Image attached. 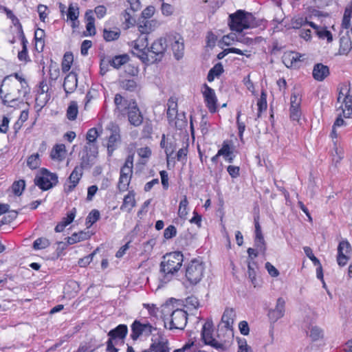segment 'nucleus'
<instances>
[{
  "label": "nucleus",
  "mask_w": 352,
  "mask_h": 352,
  "mask_svg": "<svg viewBox=\"0 0 352 352\" xmlns=\"http://www.w3.org/2000/svg\"><path fill=\"white\" fill-rule=\"evenodd\" d=\"M212 332L213 322L208 319L202 327L201 333L202 341L205 344L209 345L218 351H226L228 344L234 337L233 329L218 325L217 338L213 337Z\"/></svg>",
  "instance_id": "1"
},
{
  "label": "nucleus",
  "mask_w": 352,
  "mask_h": 352,
  "mask_svg": "<svg viewBox=\"0 0 352 352\" xmlns=\"http://www.w3.org/2000/svg\"><path fill=\"white\" fill-rule=\"evenodd\" d=\"M338 89L336 111L339 113L333 124L334 128L346 125V122L342 118H352V94L349 85L342 84Z\"/></svg>",
  "instance_id": "2"
},
{
  "label": "nucleus",
  "mask_w": 352,
  "mask_h": 352,
  "mask_svg": "<svg viewBox=\"0 0 352 352\" xmlns=\"http://www.w3.org/2000/svg\"><path fill=\"white\" fill-rule=\"evenodd\" d=\"M184 256L180 252L166 254L160 263V280L166 283L170 281L182 266Z\"/></svg>",
  "instance_id": "3"
},
{
  "label": "nucleus",
  "mask_w": 352,
  "mask_h": 352,
  "mask_svg": "<svg viewBox=\"0 0 352 352\" xmlns=\"http://www.w3.org/2000/svg\"><path fill=\"white\" fill-rule=\"evenodd\" d=\"M228 25L232 31L241 33L244 30L256 28L258 23L252 13L239 10L229 15Z\"/></svg>",
  "instance_id": "4"
},
{
  "label": "nucleus",
  "mask_w": 352,
  "mask_h": 352,
  "mask_svg": "<svg viewBox=\"0 0 352 352\" xmlns=\"http://www.w3.org/2000/svg\"><path fill=\"white\" fill-rule=\"evenodd\" d=\"M10 81V78H6L1 87L0 89V96L2 99L3 104H7V102H19L22 103V98H23L29 92V88L26 81H21V83H12V87L16 88L17 94H15V90H8L6 89L7 82Z\"/></svg>",
  "instance_id": "5"
},
{
  "label": "nucleus",
  "mask_w": 352,
  "mask_h": 352,
  "mask_svg": "<svg viewBox=\"0 0 352 352\" xmlns=\"http://www.w3.org/2000/svg\"><path fill=\"white\" fill-rule=\"evenodd\" d=\"M187 313L182 309H175L166 314L164 318V327L170 330L184 329L187 324Z\"/></svg>",
  "instance_id": "6"
},
{
  "label": "nucleus",
  "mask_w": 352,
  "mask_h": 352,
  "mask_svg": "<svg viewBox=\"0 0 352 352\" xmlns=\"http://www.w3.org/2000/svg\"><path fill=\"white\" fill-rule=\"evenodd\" d=\"M204 272L203 263L197 259H193L186 267L185 278L190 285H196L202 279Z\"/></svg>",
  "instance_id": "7"
},
{
  "label": "nucleus",
  "mask_w": 352,
  "mask_h": 352,
  "mask_svg": "<svg viewBox=\"0 0 352 352\" xmlns=\"http://www.w3.org/2000/svg\"><path fill=\"white\" fill-rule=\"evenodd\" d=\"M148 45V36L146 34H141L135 41L131 42L132 54L145 63H150Z\"/></svg>",
  "instance_id": "8"
},
{
  "label": "nucleus",
  "mask_w": 352,
  "mask_h": 352,
  "mask_svg": "<svg viewBox=\"0 0 352 352\" xmlns=\"http://www.w3.org/2000/svg\"><path fill=\"white\" fill-rule=\"evenodd\" d=\"M58 183V176L46 168H42L34 179V184L43 190H47Z\"/></svg>",
  "instance_id": "9"
},
{
  "label": "nucleus",
  "mask_w": 352,
  "mask_h": 352,
  "mask_svg": "<svg viewBox=\"0 0 352 352\" xmlns=\"http://www.w3.org/2000/svg\"><path fill=\"white\" fill-rule=\"evenodd\" d=\"M128 332V329L125 324H119L115 329L108 333L109 337L107 342V350L109 352H118V349L114 345L118 341L122 342Z\"/></svg>",
  "instance_id": "10"
},
{
  "label": "nucleus",
  "mask_w": 352,
  "mask_h": 352,
  "mask_svg": "<svg viewBox=\"0 0 352 352\" xmlns=\"http://www.w3.org/2000/svg\"><path fill=\"white\" fill-rule=\"evenodd\" d=\"M133 173V160L128 157L120 170L118 188L120 191L127 190Z\"/></svg>",
  "instance_id": "11"
},
{
  "label": "nucleus",
  "mask_w": 352,
  "mask_h": 352,
  "mask_svg": "<svg viewBox=\"0 0 352 352\" xmlns=\"http://www.w3.org/2000/svg\"><path fill=\"white\" fill-rule=\"evenodd\" d=\"M154 329H155L147 322L135 320L131 324L132 333L131 334V337L133 340H136L140 336H148Z\"/></svg>",
  "instance_id": "12"
},
{
  "label": "nucleus",
  "mask_w": 352,
  "mask_h": 352,
  "mask_svg": "<svg viewBox=\"0 0 352 352\" xmlns=\"http://www.w3.org/2000/svg\"><path fill=\"white\" fill-rule=\"evenodd\" d=\"M171 46L176 59H180L184 54V44L183 38L178 34H171L167 37V43Z\"/></svg>",
  "instance_id": "13"
},
{
  "label": "nucleus",
  "mask_w": 352,
  "mask_h": 352,
  "mask_svg": "<svg viewBox=\"0 0 352 352\" xmlns=\"http://www.w3.org/2000/svg\"><path fill=\"white\" fill-rule=\"evenodd\" d=\"M148 350L151 352H169L170 348L167 338L161 334L154 335Z\"/></svg>",
  "instance_id": "14"
},
{
  "label": "nucleus",
  "mask_w": 352,
  "mask_h": 352,
  "mask_svg": "<svg viewBox=\"0 0 352 352\" xmlns=\"http://www.w3.org/2000/svg\"><path fill=\"white\" fill-rule=\"evenodd\" d=\"M167 38H160L152 43L151 47L149 48L148 56L151 54H153L158 56V58H155L152 60H150V63H154L161 59L167 48Z\"/></svg>",
  "instance_id": "15"
},
{
  "label": "nucleus",
  "mask_w": 352,
  "mask_h": 352,
  "mask_svg": "<svg viewBox=\"0 0 352 352\" xmlns=\"http://www.w3.org/2000/svg\"><path fill=\"white\" fill-rule=\"evenodd\" d=\"M351 245L347 241H342L338 247L337 261L340 266H344L350 257Z\"/></svg>",
  "instance_id": "16"
},
{
  "label": "nucleus",
  "mask_w": 352,
  "mask_h": 352,
  "mask_svg": "<svg viewBox=\"0 0 352 352\" xmlns=\"http://www.w3.org/2000/svg\"><path fill=\"white\" fill-rule=\"evenodd\" d=\"M202 94L206 107L208 108L211 113H214L217 111V98L214 90L205 84L204 85Z\"/></svg>",
  "instance_id": "17"
},
{
  "label": "nucleus",
  "mask_w": 352,
  "mask_h": 352,
  "mask_svg": "<svg viewBox=\"0 0 352 352\" xmlns=\"http://www.w3.org/2000/svg\"><path fill=\"white\" fill-rule=\"evenodd\" d=\"M148 312V314L154 318L160 317L164 320L166 314L171 311V305L164 304L160 307H157L154 304H143Z\"/></svg>",
  "instance_id": "18"
},
{
  "label": "nucleus",
  "mask_w": 352,
  "mask_h": 352,
  "mask_svg": "<svg viewBox=\"0 0 352 352\" xmlns=\"http://www.w3.org/2000/svg\"><path fill=\"white\" fill-rule=\"evenodd\" d=\"M128 116V120L134 126H140L143 121V116L140 111L136 102L129 104V109L126 112Z\"/></svg>",
  "instance_id": "19"
},
{
  "label": "nucleus",
  "mask_w": 352,
  "mask_h": 352,
  "mask_svg": "<svg viewBox=\"0 0 352 352\" xmlns=\"http://www.w3.org/2000/svg\"><path fill=\"white\" fill-rule=\"evenodd\" d=\"M285 311V301L283 298H278L274 309H271L268 312V317L273 323L283 318Z\"/></svg>",
  "instance_id": "20"
},
{
  "label": "nucleus",
  "mask_w": 352,
  "mask_h": 352,
  "mask_svg": "<svg viewBox=\"0 0 352 352\" xmlns=\"http://www.w3.org/2000/svg\"><path fill=\"white\" fill-rule=\"evenodd\" d=\"M301 98L299 96L294 94L290 98V118L293 121L298 122L301 117L300 110Z\"/></svg>",
  "instance_id": "21"
},
{
  "label": "nucleus",
  "mask_w": 352,
  "mask_h": 352,
  "mask_svg": "<svg viewBox=\"0 0 352 352\" xmlns=\"http://www.w3.org/2000/svg\"><path fill=\"white\" fill-rule=\"evenodd\" d=\"M67 21L71 23L73 29L79 26L78 17L80 15L79 6L77 3H70L66 12Z\"/></svg>",
  "instance_id": "22"
},
{
  "label": "nucleus",
  "mask_w": 352,
  "mask_h": 352,
  "mask_svg": "<svg viewBox=\"0 0 352 352\" xmlns=\"http://www.w3.org/2000/svg\"><path fill=\"white\" fill-rule=\"evenodd\" d=\"M82 175V169L81 167L76 166L74 168L68 179V184L65 186V190L67 192H72L78 185Z\"/></svg>",
  "instance_id": "23"
},
{
  "label": "nucleus",
  "mask_w": 352,
  "mask_h": 352,
  "mask_svg": "<svg viewBox=\"0 0 352 352\" xmlns=\"http://www.w3.org/2000/svg\"><path fill=\"white\" fill-rule=\"evenodd\" d=\"M303 56L297 52H289L284 54L283 61L287 67H296L303 60Z\"/></svg>",
  "instance_id": "24"
},
{
  "label": "nucleus",
  "mask_w": 352,
  "mask_h": 352,
  "mask_svg": "<svg viewBox=\"0 0 352 352\" xmlns=\"http://www.w3.org/2000/svg\"><path fill=\"white\" fill-rule=\"evenodd\" d=\"M236 317V314L232 308H227L225 309L221 320L219 326H223V327L228 329H233V324Z\"/></svg>",
  "instance_id": "25"
},
{
  "label": "nucleus",
  "mask_w": 352,
  "mask_h": 352,
  "mask_svg": "<svg viewBox=\"0 0 352 352\" xmlns=\"http://www.w3.org/2000/svg\"><path fill=\"white\" fill-rule=\"evenodd\" d=\"M78 84L77 75L74 72H70L65 78L63 82V88L67 94L73 93Z\"/></svg>",
  "instance_id": "26"
},
{
  "label": "nucleus",
  "mask_w": 352,
  "mask_h": 352,
  "mask_svg": "<svg viewBox=\"0 0 352 352\" xmlns=\"http://www.w3.org/2000/svg\"><path fill=\"white\" fill-rule=\"evenodd\" d=\"M120 131L117 126L113 127L111 131V135L108 138L107 150L109 154H111L117 146L120 141Z\"/></svg>",
  "instance_id": "27"
},
{
  "label": "nucleus",
  "mask_w": 352,
  "mask_h": 352,
  "mask_svg": "<svg viewBox=\"0 0 352 352\" xmlns=\"http://www.w3.org/2000/svg\"><path fill=\"white\" fill-rule=\"evenodd\" d=\"M133 100H126L120 94H117L114 98V103L116 107V110L121 113H124L129 109V104L135 102Z\"/></svg>",
  "instance_id": "28"
},
{
  "label": "nucleus",
  "mask_w": 352,
  "mask_h": 352,
  "mask_svg": "<svg viewBox=\"0 0 352 352\" xmlns=\"http://www.w3.org/2000/svg\"><path fill=\"white\" fill-rule=\"evenodd\" d=\"M312 74L315 80L322 81L329 74V67L321 63H318L314 67Z\"/></svg>",
  "instance_id": "29"
},
{
  "label": "nucleus",
  "mask_w": 352,
  "mask_h": 352,
  "mask_svg": "<svg viewBox=\"0 0 352 352\" xmlns=\"http://www.w3.org/2000/svg\"><path fill=\"white\" fill-rule=\"evenodd\" d=\"M135 192L131 190L128 192L124 197L122 204L120 206V210L130 212L133 208L135 206Z\"/></svg>",
  "instance_id": "30"
},
{
  "label": "nucleus",
  "mask_w": 352,
  "mask_h": 352,
  "mask_svg": "<svg viewBox=\"0 0 352 352\" xmlns=\"http://www.w3.org/2000/svg\"><path fill=\"white\" fill-rule=\"evenodd\" d=\"M66 155V148L63 144L55 145L50 153V157L57 162L63 161Z\"/></svg>",
  "instance_id": "31"
},
{
  "label": "nucleus",
  "mask_w": 352,
  "mask_h": 352,
  "mask_svg": "<svg viewBox=\"0 0 352 352\" xmlns=\"http://www.w3.org/2000/svg\"><path fill=\"white\" fill-rule=\"evenodd\" d=\"M309 25L316 30V33L320 38L327 39L329 43L332 41V34L330 31L327 30L326 27L318 26L314 22H309Z\"/></svg>",
  "instance_id": "32"
},
{
  "label": "nucleus",
  "mask_w": 352,
  "mask_h": 352,
  "mask_svg": "<svg viewBox=\"0 0 352 352\" xmlns=\"http://www.w3.org/2000/svg\"><path fill=\"white\" fill-rule=\"evenodd\" d=\"M91 237V234L89 232L80 231L79 232H75L72 234L71 236L67 238V243L69 245L75 244L76 243L85 241Z\"/></svg>",
  "instance_id": "33"
},
{
  "label": "nucleus",
  "mask_w": 352,
  "mask_h": 352,
  "mask_svg": "<svg viewBox=\"0 0 352 352\" xmlns=\"http://www.w3.org/2000/svg\"><path fill=\"white\" fill-rule=\"evenodd\" d=\"M136 10H132V8H128L122 13L121 20L126 28H129L135 24V20L133 17L132 14Z\"/></svg>",
  "instance_id": "34"
},
{
  "label": "nucleus",
  "mask_w": 352,
  "mask_h": 352,
  "mask_svg": "<svg viewBox=\"0 0 352 352\" xmlns=\"http://www.w3.org/2000/svg\"><path fill=\"white\" fill-rule=\"evenodd\" d=\"M167 117L170 122L175 120L177 115V104L173 99H170L167 103Z\"/></svg>",
  "instance_id": "35"
},
{
  "label": "nucleus",
  "mask_w": 352,
  "mask_h": 352,
  "mask_svg": "<svg viewBox=\"0 0 352 352\" xmlns=\"http://www.w3.org/2000/svg\"><path fill=\"white\" fill-rule=\"evenodd\" d=\"M188 201L186 195L183 197V199L180 201L179 208H178V216L183 220H186L187 219V216L188 214Z\"/></svg>",
  "instance_id": "36"
},
{
  "label": "nucleus",
  "mask_w": 352,
  "mask_h": 352,
  "mask_svg": "<svg viewBox=\"0 0 352 352\" xmlns=\"http://www.w3.org/2000/svg\"><path fill=\"white\" fill-rule=\"evenodd\" d=\"M352 48L351 41L345 37H342L340 40V54H348Z\"/></svg>",
  "instance_id": "37"
},
{
  "label": "nucleus",
  "mask_w": 352,
  "mask_h": 352,
  "mask_svg": "<svg viewBox=\"0 0 352 352\" xmlns=\"http://www.w3.org/2000/svg\"><path fill=\"white\" fill-rule=\"evenodd\" d=\"M27 165L32 169H36L41 165V160L38 153L32 154L27 159Z\"/></svg>",
  "instance_id": "38"
},
{
  "label": "nucleus",
  "mask_w": 352,
  "mask_h": 352,
  "mask_svg": "<svg viewBox=\"0 0 352 352\" xmlns=\"http://www.w3.org/2000/svg\"><path fill=\"white\" fill-rule=\"evenodd\" d=\"M248 52L247 50H241L240 49L236 47H230L223 50V52L219 53L217 56L219 59H221L224 57V56L228 53H234L239 55H245L247 57H250V54H247Z\"/></svg>",
  "instance_id": "39"
},
{
  "label": "nucleus",
  "mask_w": 352,
  "mask_h": 352,
  "mask_svg": "<svg viewBox=\"0 0 352 352\" xmlns=\"http://www.w3.org/2000/svg\"><path fill=\"white\" fill-rule=\"evenodd\" d=\"M74 57L72 53H66L62 62V70L63 72H68L72 65Z\"/></svg>",
  "instance_id": "40"
},
{
  "label": "nucleus",
  "mask_w": 352,
  "mask_h": 352,
  "mask_svg": "<svg viewBox=\"0 0 352 352\" xmlns=\"http://www.w3.org/2000/svg\"><path fill=\"white\" fill-rule=\"evenodd\" d=\"M25 183L23 179L14 182L12 185V190L16 196H20L25 189Z\"/></svg>",
  "instance_id": "41"
},
{
  "label": "nucleus",
  "mask_w": 352,
  "mask_h": 352,
  "mask_svg": "<svg viewBox=\"0 0 352 352\" xmlns=\"http://www.w3.org/2000/svg\"><path fill=\"white\" fill-rule=\"evenodd\" d=\"M258 113L257 117L260 118L261 113L263 111L267 109V95L264 91H262L261 97L257 102Z\"/></svg>",
  "instance_id": "42"
},
{
  "label": "nucleus",
  "mask_w": 352,
  "mask_h": 352,
  "mask_svg": "<svg viewBox=\"0 0 352 352\" xmlns=\"http://www.w3.org/2000/svg\"><path fill=\"white\" fill-rule=\"evenodd\" d=\"M128 60L126 55L115 56L111 60L109 61L110 65L114 68L118 69L122 65L125 64Z\"/></svg>",
  "instance_id": "43"
},
{
  "label": "nucleus",
  "mask_w": 352,
  "mask_h": 352,
  "mask_svg": "<svg viewBox=\"0 0 352 352\" xmlns=\"http://www.w3.org/2000/svg\"><path fill=\"white\" fill-rule=\"evenodd\" d=\"M100 219V212L98 210H92L86 219V225L87 228L91 226Z\"/></svg>",
  "instance_id": "44"
},
{
  "label": "nucleus",
  "mask_w": 352,
  "mask_h": 352,
  "mask_svg": "<svg viewBox=\"0 0 352 352\" xmlns=\"http://www.w3.org/2000/svg\"><path fill=\"white\" fill-rule=\"evenodd\" d=\"M78 105L76 102H72L67 108V116L70 120H74L78 115Z\"/></svg>",
  "instance_id": "45"
},
{
  "label": "nucleus",
  "mask_w": 352,
  "mask_h": 352,
  "mask_svg": "<svg viewBox=\"0 0 352 352\" xmlns=\"http://www.w3.org/2000/svg\"><path fill=\"white\" fill-rule=\"evenodd\" d=\"M50 245V241L46 238H38L36 239L33 243V248L34 250H43L47 247H49Z\"/></svg>",
  "instance_id": "46"
},
{
  "label": "nucleus",
  "mask_w": 352,
  "mask_h": 352,
  "mask_svg": "<svg viewBox=\"0 0 352 352\" xmlns=\"http://www.w3.org/2000/svg\"><path fill=\"white\" fill-rule=\"evenodd\" d=\"M120 32L119 30H104L103 37L107 41H113L117 40L120 36Z\"/></svg>",
  "instance_id": "47"
},
{
  "label": "nucleus",
  "mask_w": 352,
  "mask_h": 352,
  "mask_svg": "<svg viewBox=\"0 0 352 352\" xmlns=\"http://www.w3.org/2000/svg\"><path fill=\"white\" fill-rule=\"evenodd\" d=\"M162 3L161 5V12L162 14L165 16H172L175 12V8L170 3H166V1H160Z\"/></svg>",
  "instance_id": "48"
},
{
  "label": "nucleus",
  "mask_w": 352,
  "mask_h": 352,
  "mask_svg": "<svg viewBox=\"0 0 352 352\" xmlns=\"http://www.w3.org/2000/svg\"><path fill=\"white\" fill-rule=\"evenodd\" d=\"M186 307L190 309H197L199 307V301L198 298L194 296L188 297L186 299Z\"/></svg>",
  "instance_id": "49"
},
{
  "label": "nucleus",
  "mask_w": 352,
  "mask_h": 352,
  "mask_svg": "<svg viewBox=\"0 0 352 352\" xmlns=\"http://www.w3.org/2000/svg\"><path fill=\"white\" fill-rule=\"evenodd\" d=\"M248 274L252 284L254 285V287H257L258 285V283L256 279V271L252 267L250 263H249L248 265Z\"/></svg>",
  "instance_id": "50"
},
{
  "label": "nucleus",
  "mask_w": 352,
  "mask_h": 352,
  "mask_svg": "<svg viewBox=\"0 0 352 352\" xmlns=\"http://www.w3.org/2000/svg\"><path fill=\"white\" fill-rule=\"evenodd\" d=\"M37 12L41 21L45 22L49 14L47 7L45 5L39 4L37 7Z\"/></svg>",
  "instance_id": "51"
},
{
  "label": "nucleus",
  "mask_w": 352,
  "mask_h": 352,
  "mask_svg": "<svg viewBox=\"0 0 352 352\" xmlns=\"http://www.w3.org/2000/svg\"><path fill=\"white\" fill-rule=\"evenodd\" d=\"M232 154L229 144L224 142L222 147L218 151L217 156H223V157H228Z\"/></svg>",
  "instance_id": "52"
},
{
  "label": "nucleus",
  "mask_w": 352,
  "mask_h": 352,
  "mask_svg": "<svg viewBox=\"0 0 352 352\" xmlns=\"http://www.w3.org/2000/svg\"><path fill=\"white\" fill-rule=\"evenodd\" d=\"M238 352H252L251 347L248 345L247 341L244 338L238 339Z\"/></svg>",
  "instance_id": "53"
},
{
  "label": "nucleus",
  "mask_w": 352,
  "mask_h": 352,
  "mask_svg": "<svg viewBox=\"0 0 352 352\" xmlns=\"http://www.w3.org/2000/svg\"><path fill=\"white\" fill-rule=\"evenodd\" d=\"M255 246L256 247L257 250L264 254L266 250V246H265V242L264 237H260V238H255L254 240Z\"/></svg>",
  "instance_id": "54"
},
{
  "label": "nucleus",
  "mask_w": 352,
  "mask_h": 352,
  "mask_svg": "<svg viewBox=\"0 0 352 352\" xmlns=\"http://www.w3.org/2000/svg\"><path fill=\"white\" fill-rule=\"evenodd\" d=\"M136 87L137 84L134 80H125L122 82V87L125 90L133 91Z\"/></svg>",
  "instance_id": "55"
},
{
  "label": "nucleus",
  "mask_w": 352,
  "mask_h": 352,
  "mask_svg": "<svg viewBox=\"0 0 352 352\" xmlns=\"http://www.w3.org/2000/svg\"><path fill=\"white\" fill-rule=\"evenodd\" d=\"M306 256L313 262L314 265H319L320 261L314 256L311 248L306 246L303 248Z\"/></svg>",
  "instance_id": "56"
},
{
  "label": "nucleus",
  "mask_w": 352,
  "mask_h": 352,
  "mask_svg": "<svg viewBox=\"0 0 352 352\" xmlns=\"http://www.w3.org/2000/svg\"><path fill=\"white\" fill-rule=\"evenodd\" d=\"M168 142L166 140L165 135H163L160 142V146L165 150L167 160H168L170 156L173 153V148H168Z\"/></svg>",
  "instance_id": "57"
},
{
  "label": "nucleus",
  "mask_w": 352,
  "mask_h": 352,
  "mask_svg": "<svg viewBox=\"0 0 352 352\" xmlns=\"http://www.w3.org/2000/svg\"><path fill=\"white\" fill-rule=\"evenodd\" d=\"M352 14L349 12L346 9L344 11V14L342 19V26L344 29H348L351 25V16Z\"/></svg>",
  "instance_id": "58"
},
{
  "label": "nucleus",
  "mask_w": 352,
  "mask_h": 352,
  "mask_svg": "<svg viewBox=\"0 0 352 352\" xmlns=\"http://www.w3.org/2000/svg\"><path fill=\"white\" fill-rule=\"evenodd\" d=\"M45 36V32L43 29L38 28L34 33V38L37 43H39L41 45V48L44 46L43 38Z\"/></svg>",
  "instance_id": "59"
},
{
  "label": "nucleus",
  "mask_w": 352,
  "mask_h": 352,
  "mask_svg": "<svg viewBox=\"0 0 352 352\" xmlns=\"http://www.w3.org/2000/svg\"><path fill=\"white\" fill-rule=\"evenodd\" d=\"M309 336L313 340H317L322 336V331L319 327H314L310 330Z\"/></svg>",
  "instance_id": "60"
},
{
  "label": "nucleus",
  "mask_w": 352,
  "mask_h": 352,
  "mask_svg": "<svg viewBox=\"0 0 352 352\" xmlns=\"http://www.w3.org/2000/svg\"><path fill=\"white\" fill-rule=\"evenodd\" d=\"M176 228L173 226H169L167 227L164 232V236L166 239L173 238L176 235Z\"/></svg>",
  "instance_id": "61"
},
{
  "label": "nucleus",
  "mask_w": 352,
  "mask_h": 352,
  "mask_svg": "<svg viewBox=\"0 0 352 352\" xmlns=\"http://www.w3.org/2000/svg\"><path fill=\"white\" fill-rule=\"evenodd\" d=\"M239 37V36H236L235 33H230L223 37V42L226 45H231L234 41H236V38Z\"/></svg>",
  "instance_id": "62"
},
{
  "label": "nucleus",
  "mask_w": 352,
  "mask_h": 352,
  "mask_svg": "<svg viewBox=\"0 0 352 352\" xmlns=\"http://www.w3.org/2000/svg\"><path fill=\"white\" fill-rule=\"evenodd\" d=\"M265 269L268 274L272 277H277L279 275L278 270L270 262L265 263Z\"/></svg>",
  "instance_id": "63"
},
{
  "label": "nucleus",
  "mask_w": 352,
  "mask_h": 352,
  "mask_svg": "<svg viewBox=\"0 0 352 352\" xmlns=\"http://www.w3.org/2000/svg\"><path fill=\"white\" fill-rule=\"evenodd\" d=\"M76 216V208H73L68 214L67 216L63 219L62 222L67 226L70 224L74 219Z\"/></svg>",
  "instance_id": "64"
}]
</instances>
